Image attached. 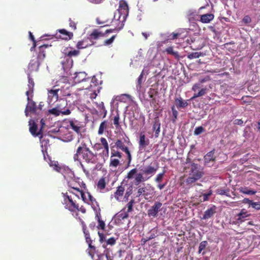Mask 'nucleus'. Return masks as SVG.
I'll return each instance as SVG.
<instances>
[{
  "label": "nucleus",
  "mask_w": 260,
  "mask_h": 260,
  "mask_svg": "<svg viewBox=\"0 0 260 260\" xmlns=\"http://www.w3.org/2000/svg\"><path fill=\"white\" fill-rule=\"evenodd\" d=\"M209 80L208 78H204L200 79L198 82L193 84L191 88L192 91L194 92L193 95L191 100L203 96L206 94L211 87L210 86L204 85V83Z\"/></svg>",
  "instance_id": "obj_1"
},
{
  "label": "nucleus",
  "mask_w": 260,
  "mask_h": 260,
  "mask_svg": "<svg viewBox=\"0 0 260 260\" xmlns=\"http://www.w3.org/2000/svg\"><path fill=\"white\" fill-rule=\"evenodd\" d=\"M203 168L198 164L194 162L190 166L189 176L186 180L187 185L191 184L200 179L204 175Z\"/></svg>",
  "instance_id": "obj_2"
},
{
  "label": "nucleus",
  "mask_w": 260,
  "mask_h": 260,
  "mask_svg": "<svg viewBox=\"0 0 260 260\" xmlns=\"http://www.w3.org/2000/svg\"><path fill=\"white\" fill-rule=\"evenodd\" d=\"M64 204L65 208L71 212H75V211H79V207L76 201L74 198L68 194V193H63Z\"/></svg>",
  "instance_id": "obj_3"
},
{
  "label": "nucleus",
  "mask_w": 260,
  "mask_h": 260,
  "mask_svg": "<svg viewBox=\"0 0 260 260\" xmlns=\"http://www.w3.org/2000/svg\"><path fill=\"white\" fill-rule=\"evenodd\" d=\"M82 230L84 234V237L87 243L88 244V254L91 256L92 259H93L94 252L95 251V247L92 245V241L90 238V234L88 230H87L86 226L84 222H82Z\"/></svg>",
  "instance_id": "obj_4"
},
{
  "label": "nucleus",
  "mask_w": 260,
  "mask_h": 260,
  "mask_svg": "<svg viewBox=\"0 0 260 260\" xmlns=\"http://www.w3.org/2000/svg\"><path fill=\"white\" fill-rule=\"evenodd\" d=\"M80 155L87 163L95 164L96 162V154L93 153L90 149L81 151Z\"/></svg>",
  "instance_id": "obj_5"
},
{
  "label": "nucleus",
  "mask_w": 260,
  "mask_h": 260,
  "mask_svg": "<svg viewBox=\"0 0 260 260\" xmlns=\"http://www.w3.org/2000/svg\"><path fill=\"white\" fill-rule=\"evenodd\" d=\"M67 101L65 100H61L58 101L55 107L60 111L62 115H68L71 114V112L69 108H67Z\"/></svg>",
  "instance_id": "obj_6"
},
{
  "label": "nucleus",
  "mask_w": 260,
  "mask_h": 260,
  "mask_svg": "<svg viewBox=\"0 0 260 260\" xmlns=\"http://www.w3.org/2000/svg\"><path fill=\"white\" fill-rule=\"evenodd\" d=\"M28 103L25 109V114L26 116H28V112L31 113H36L37 110V106L36 103L30 99L29 96L27 98Z\"/></svg>",
  "instance_id": "obj_7"
},
{
  "label": "nucleus",
  "mask_w": 260,
  "mask_h": 260,
  "mask_svg": "<svg viewBox=\"0 0 260 260\" xmlns=\"http://www.w3.org/2000/svg\"><path fill=\"white\" fill-rule=\"evenodd\" d=\"M58 32L56 34V38L62 40L68 41L73 37V32L68 31L65 29H60L57 30Z\"/></svg>",
  "instance_id": "obj_8"
},
{
  "label": "nucleus",
  "mask_w": 260,
  "mask_h": 260,
  "mask_svg": "<svg viewBox=\"0 0 260 260\" xmlns=\"http://www.w3.org/2000/svg\"><path fill=\"white\" fill-rule=\"evenodd\" d=\"M69 186L71 187L73 190L77 191L78 192H79V193L81 196L82 200L84 202L86 201L87 200L85 196V194L83 192V191L80 189L81 185L79 184V183L77 184L75 182H74V181H72L69 182Z\"/></svg>",
  "instance_id": "obj_9"
},
{
  "label": "nucleus",
  "mask_w": 260,
  "mask_h": 260,
  "mask_svg": "<svg viewBox=\"0 0 260 260\" xmlns=\"http://www.w3.org/2000/svg\"><path fill=\"white\" fill-rule=\"evenodd\" d=\"M154 165H155V166H148L143 170V174L145 176L149 175L150 178L152 176L158 168V164L157 161H155Z\"/></svg>",
  "instance_id": "obj_10"
},
{
  "label": "nucleus",
  "mask_w": 260,
  "mask_h": 260,
  "mask_svg": "<svg viewBox=\"0 0 260 260\" xmlns=\"http://www.w3.org/2000/svg\"><path fill=\"white\" fill-rule=\"evenodd\" d=\"M250 216L251 214L249 213L245 209H242L241 210L240 212L236 215V219L237 223H240L245 221L246 220V218Z\"/></svg>",
  "instance_id": "obj_11"
},
{
  "label": "nucleus",
  "mask_w": 260,
  "mask_h": 260,
  "mask_svg": "<svg viewBox=\"0 0 260 260\" xmlns=\"http://www.w3.org/2000/svg\"><path fill=\"white\" fill-rule=\"evenodd\" d=\"M162 206V204L159 202H156L148 210V215L149 217H155L159 211Z\"/></svg>",
  "instance_id": "obj_12"
},
{
  "label": "nucleus",
  "mask_w": 260,
  "mask_h": 260,
  "mask_svg": "<svg viewBox=\"0 0 260 260\" xmlns=\"http://www.w3.org/2000/svg\"><path fill=\"white\" fill-rule=\"evenodd\" d=\"M150 143V141L144 133H140L139 141V148L140 150L145 149Z\"/></svg>",
  "instance_id": "obj_13"
},
{
  "label": "nucleus",
  "mask_w": 260,
  "mask_h": 260,
  "mask_svg": "<svg viewBox=\"0 0 260 260\" xmlns=\"http://www.w3.org/2000/svg\"><path fill=\"white\" fill-rule=\"evenodd\" d=\"M41 60L38 58L31 59L28 66V73L30 74L33 72L38 71L41 63Z\"/></svg>",
  "instance_id": "obj_14"
},
{
  "label": "nucleus",
  "mask_w": 260,
  "mask_h": 260,
  "mask_svg": "<svg viewBox=\"0 0 260 260\" xmlns=\"http://www.w3.org/2000/svg\"><path fill=\"white\" fill-rule=\"evenodd\" d=\"M90 149L88 147L87 145L85 142H82L81 144L78 147L76 152L74 154L73 158L75 161H80V152L83 151Z\"/></svg>",
  "instance_id": "obj_15"
},
{
  "label": "nucleus",
  "mask_w": 260,
  "mask_h": 260,
  "mask_svg": "<svg viewBox=\"0 0 260 260\" xmlns=\"http://www.w3.org/2000/svg\"><path fill=\"white\" fill-rule=\"evenodd\" d=\"M214 152L211 151L207 153L204 156L205 165L209 167L213 165L215 161V157L214 156Z\"/></svg>",
  "instance_id": "obj_16"
},
{
  "label": "nucleus",
  "mask_w": 260,
  "mask_h": 260,
  "mask_svg": "<svg viewBox=\"0 0 260 260\" xmlns=\"http://www.w3.org/2000/svg\"><path fill=\"white\" fill-rule=\"evenodd\" d=\"M47 156L49 158V161L48 163L50 166L52 167L56 171L63 174V171L66 170L65 167L60 166L57 161L51 160L48 155Z\"/></svg>",
  "instance_id": "obj_17"
},
{
  "label": "nucleus",
  "mask_w": 260,
  "mask_h": 260,
  "mask_svg": "<svg viewBox=\"0 0 260 260\" xmlns=\"http://www.w3.org/2000/svg\"><path fill=\"white\" fill-rule=\"evenodd\" d=\"M27 78H28V89L26 91V95L27 96H31L34 92V81L32 78L30 77V75L29 73L27 74Z\"/></svg>",
  "instance_id": "obj_18"
},
{
  "label": "nucleus",
  "mask_w": 260,
  "mask_h": 260,
  "mask_svg": "<svg viewBox=\"0 0 260 260\" xmlns=\"http://www.w3.org/2000/svg\"><path fill=\"white\" fill-rule=\"evenodd\" d=\"M101 37H105V34L99 31L98 29H94L89 36V39L90 41L96 40Z\"/></svg>",
  "instance_id": "obj_19"
},
{
  "label": "nucleus",
  "mask_w": 260,
  "mask_h": 260,
  "mask_svg": "<svg viewBox=\"0 0 260 260\" xmlns=\"http://www.w3.org/2000/svg\"><path fill=\"white\" fill-rule=\"evenodd\" d=\"M29 132L34 136H39L41 133L40 132H37L38 125L33 120H30L29 122Z\"/></svg>",
  "instance_id": "obj_20"
},
{
  "label": "nucleus",
  "mask_w": 260,
  "mask_h": 260,
  "mask_svg": "<svg viewBox=\"0 0 260 260\" xmlns=\"http://www.w3.org/2000/svg\"><path fill=\"white\" fill-rule=\"evenodd\" d=\"M152 129L155 132L154 136L157 138L160 131V123L158 118H155L153 122Z\"/></svg>",
  "instance_id": "obj_21"
},
{
  "label": "nucleus",
  "mask_w": 260,
  "mask_h": 260,
  "mask_svg": "<svg viewBox=\"0 0 260 260\" xmlns=\"http://www.w3.org/2000/svg\"><path fill=\"white\" fill-rule=\"evenodd\" d=\"M69 123L71 128L77 134H80L81 126L77 120H70Z\"/></svg>",
  "instance_id": "obj_22"
},
{
  "label": "nucleus",
  "mask_w": 260,
  "mask_h": 260,
  "mask_svg": "<svg viewBox=\"0 0 260 260\" xmlns=\"http://www.w3.org/2000/svg\"><path fill=\"white\" fill-rule=\"evenodd\" d=\"M216 208L215 206H213L211 208L208 209L204 212V214L202 218V219H208L212 217L216 213Z\"/></svg>",
  "instance_id": "obj_23"
},
{
  "label": "nucleus",
  "mask_w": 260,
  "mask_h": 260,
  "mask_svg": "<svg viewBox=\"0 0 260 260\" xmlns=\"http://www.w3.org/2000/svg\"><path fill=\"white\" fill-rule=\"evenodd\" d=\"M48 47H49L48 45H43L40 46L39 47V52H38V57H37V58L39 60L42 61L45 58V57L46 56L45 50H46V49L48 48Z\"/></svg>",
  "instance_id": "obj_24"
},
{
  "label": "nucleus",
  "mask_w": 260,
  "mask_h": 260,
  "mask_svg": "<svg viewBox=\"0 0 260 260\" xmlns=\"http://www.w3.org/2000/svg\"><path fill=\"white\" fill-rule=\"evenodd\" d=\"M118 11L119 13L127 14L128 12V7L127 3L124 0H121L119 2Z\"/></svg>",
  "instance_id": "obj_25"
},
{
  "label": "nucleus",
  "mask_w": 260,
  "mask_h": 260,
  "mask_svg": "<svg viewBox=\"0 0 260 260\" xmlns=\"http://www.w3.org/2000/svg\"><path fill=\"white\" fill-rule=\"evenodd\" d=\"M88 79H89L87 78V74L84 72L76 73V76L74 77V81L76 83H80Z\"/></svg>",
  "instance_id": "obj_26"
},
{
  "label": "nucleus",
  "mask_w": 260,
  "mask_h": 260,
  "mask_svg": "<svg viewBox=\"0 0 260 260\" xmlns=\"http://www.w3.org/2000/svg\"><path fill=\"white\" fill-rule=\"evenodd\" d=\"M143 173H139L136 174L135 178L134 184L136 185H139L141 182H144L150 178V177H143Z\"/></svg>",
  "instance_id": "obj_27"
},
{
  "label": "nucleus",
  "mask_w": 260,
  "mask_h": 260,
  "mask_svg": "<svg viewBox=\"0 0 260 260\" xmlns=\"http://www.w3.org/2000/svg\"><path fill=\"white\" fill-rule=\"evenodd\" d=\"M214 18L213 14H206L201 15L200 21L203 23H208L210 22Z\"/></svg>",
  "instance_id": "obj_28"
},
{
  "label": "nucleus",
  "mask_w": 260,
  "mask_h": 260,
  "mask_svg": "<svg viewBox=\"0 0 260 260\" xmlns=\"http://www.w3.org/2000/svg\"><path fill=\"white\" fill-rule=\"evenodd\" d=\"M108 180L106 177H102L101 178L97 183V188L100 190H104L106 186V184L108 183Z\"/></svg>",
  "instance_id": "obj_29"
},
{
  "label": "nucleus",
  "mask_w": 260,
  "mask_h": 260,
  "mask_svg": "<svg viewBox=\"0 0 260 260\" xmlns=\"http://www.w3.org/2000/svg\"><path fill=\"white\" fill-rule=\"evenodd\" d=\"M175 102L178 109L184 108L188 105L187 102L184 101L181 97L175 99Z\"/></svg>",
  "instance_id": "obj_30"
},
{
  "label": "nucleus",
  "mask_w": 260,
  "mask_h": 260,
  "mask_svg": "<svg viewBox=\"0 0 260 260\" xmlns=\"http://www.w3.org/2000/svg\"><path fill=\"white\" fill-rule=\"evenodd\" d=\"M124 187L122 186H119L114 193V197L117 201L119 200V197H121L124 191Z\"/></svg>",
  "instance_id": "obj_31"
},
{
  "label": "nucleus",
  "mask_w": 260,
  "mask_h": 260,
  "mask_svg": "<svg viewBox=\"0 0 260 260\" xmlns=\"http://www.w3.org/2000/svg\"><path fill=\"white\" fill-rule=\"evenodd\" d=\"M96 218L98 221V224L96 226L97 229L104 231L106 228V224L104 221L102 220L100 214H96Z\"/></svg>",
  "instance_id": "obj_32"
},
{
  "label": "nucleus",
  "mask_w": 260,
  "mask_h": 260,
  "mask_svg": "<svg viewBox=\"0 0 260 260\" xmlns=\"http://www.w3.org/2000/svg\"><path fill=\"white\" fill-rule=\"evenodd\" d=\"M59 89H51L48 91V98L51 100L55 99L57 100L58 98V91Z\"/></svg>",
  "instance_id": "obj_33"
},
{
  "label": "nucleus",
  "mask_w": 260,
  "mask_h": 260,
  "mask_svg": "<svg viewBox=\"0 0 260 260\" xmlns=\"http://www.w3.org/2000/svg\"><path fill=\"white\" fill-rule=\"evenodd\" d=\"M165 51L167 54L173 55L176 59H178L179 58L180 56L178 52L174 51L173 47L171 46L167 48Z\"/></svg>",
  "instance_id": "obj_34"
},
{
  "label": "nucleus",
  "mask_w": 260,
  "mask_h": 260,
  "mask_svg": "<svg viewBox=\"0 0 260 260\" xmlns=\"http://www.w3.org/2000/svg\"><path fill=\"white\" fill-rule=\"evenodd\" d=\"M92 44H93V43H92L91 44H86V43H85V42L84 40H82V41H80L77 43V44L76 45V47L78 50H80V49H82L90 47Z\"/></svg>",
  "instance_id": "obj_35"
},
{
  "label": "nucleus",
  "mask_w": 260,
  "mask_h": 260,
  "mask_svg": "<svg viewBox=\"0 0 260 260\" xmlns=\"http://www.w3.org/2000/svg\"><path fill=\"white\" fill-rule=\"evenodd\" d=\"M107 128V122L106 120H104V121L102 122L100 125L99 130H98V134L99 135H102L105 131Z\"/></svg>",
  "instance_id": "obj_36"
},
{
  "label": "nucleus",
  "mask_w": 260,
  "mask_h": 260,
  "mask_svg": "<svg viewBox=\"0 0 260 260\" xmlns=\"http://www.w3.org/2000/svg\"><path fill=\"white\" fill-rule=\"evenodd\" d=\"M126 207L122 209L118 214V216L121 219H124L128 217V213L127 211H125Z\"/></svg>",
  "instance_id": "obj_37"
},
{
  "label": "nucleus",
  "mask_w": 260,
  "mask_h": 260,
  "mask_svg": "<svg viewBox=\"0 0 260 260\" xmlns=\"http://www.w3.org/2000/svg\"><path fill=\"white\" fill-rule=\"evenodd\" d=\"M64 53L66 56L72 57L73 56H77L79 54L80 51L79 50H73L68 52H64Z\"/></svg>",
  "instance_id": "obj_38"
},
{
  "label": "nucleus",
  "mask_w": 260,
  "mask_h": 260,
  "mask_svg": "<svg viewBox=\"0 0 260 260\" xmlns=\"http://www.w3.org/2000/svg\"><path fill=\"white\" fill-rule=\"evenodd\" d=\"M149 94V96L150 98L152 99V101L151 103H153L155 102V98H154V95H156L157 93V91H156L154 89L150 88L148 92Z\"/></svg>",
  "instance_id": "obj_39"
},
{
  "label": "nucleus",
  "mask_w": 260,
  "mask_h": 260,
  "mask_svg": "<svg viewBox=\"0 0 260 260\" xmlns=\"http://www.w3.org/2000/svg\"><path fill=\"white\" fill-rule=\"evenodd\" d=\"M120 165V161L118 158L110 157V166L116 168Z\"/></svg>",
  "instance_id": "obj_40"
},
{
  "label": "nucleus",
  "mask_w": 260,
  "mask_h": 260,
  "mask_svg": "<svg viewBox=\"0 0 260 260\" xmlns=\"http://www.w3.org/2000/svg\"><path fill=\"white\" fill-rule=\"evenodd\" d=\"M240 192L244 194L253 195L256 193L255 191L250 190L247 187H241L239 189Z\"/></svg>",
  "instance_id": "obj_41"
},
{
  "label": "nucleus",
  "mask_w": 260,
  "mask_h": 260,
  "mask_svg": "<svg viewBox=\"0 0 260 260\" xmlns=\"http://www.w3.org/2000/svg\"><path fill=\"white\" fill-rule=\"evenodd\" d=\"M116 36L117 35H113L110 38L105 40L103 42V45L106 46H110L113 43Z\"/></svg>",
  "instance_id": "obj_42"
},
{
  "label": "nucleus",
  "mask_w": 260,
  "mask_h": 260,
  "mask_svg": "<svg viewBox=\"0 0 260 260\" xmlns=\"http://www.w3.org/2000/svg\"><path fill=\"white\" fill-rule=\"evenodd\" d=\"M203 55V53L201 52H192L189 53L187 55V58L189 59H192L193 58H198L200 57L201 56Z\"/></svg>",
  "instance_id": "obj_43"
},
{
  "label": "nucleus",
  "mask_w": 260,
  "mask_h": 260,
  "mask_svg": "<svg viewBox=\"0 0 260 260\" xmlns=\"http://www.w3.org/2000/svg\"><path fill=\"white\" fill-rule=\"evenodd\" d=\"M101 144L103 145L106 153L108 154L109 153V145L107 140L105 138H101L100 139Z\"/></svg>",
  "instance_id": "obj_44"
},
{
  "label": "nucleus",
  "mask_w": 260,
  "mask_h": 260,
  "mask_svg": "<svg viewBox=\"0 0 260 260\" xmlns=\"http://www.w3.org/2000/svg\"><path fill=\"white\" fill-rule=\"evenodd\" d=\"M146 191V187H139L138 189V195L137 197H139L143 195L145 197L146 199H147V194L145 193Z\"/></svg>",
  "instance_id": "obj_45"
},
{
  "label": "nucleus",
  "mask_w": 260,
  "mask_h": 260,
  "mask_svg": "<svg viewBox=\"0 0 260 260\" xmlns=\"http://www.w3.org/2000/svg\"><path fill=\"white\" fill-rule=\"evenodd\" d=\"M115 146L117 148L121 150L122 151L127 147L124 145V143L120 140H117L116 141V142H115Z\"/></svg>",
  "instance_id": "obj_46"
},
{
  "label": "nucleus",
  "mask_w": 260,
  "mask_h": 260,
  "mask_svg": "<svg viewBox=\"0 0 260 260\" xmlns=\"http://www.w3.org/2000/svg\"><path fill=\"white\" fill-rule=\"evenodd\" d=\"M48 113L49 114L53 115L55 116H58L61 114V113L60 112V111L57 109L56 107L48 110Z\"/></svg>",
  "instance_id": "obj_47"
},
{
  "label": "nucleus",
  "mask_w": 260,
  "mask_h": 260,
  "mask_svg": "<svg viewBox=\"0 0 260 260\" xmlns=\"http://www.w3.org/2000/svg\"><path fill=\"white\" fill-rule=\"evenodd\" d=\"M122 151L123 152H124L127 155V159L128 165L130 164V163L131 162L132 159V155L131 154V152L129 150L128 147H126Z\"/></svg>",
  "instance_id": "obj_48"
},
{
  "label": "nucleus",
  "mask_w": 260,
  "mask_h": 260,
  "mask_svg": "<svg viewBox=\"0 0 260 260\" xmlns=\"http://www.w3.org/2000/svg\"><path fill=\"white\" fill-rule=\"evenodd\" d=\"M208 243L207 241H202L199 245V251L198 252L199 253H202V251L206 248L207 246L208 245Z\"/></svg>",
  "instance_id": "obj_49"
},
{
  "label": "nucleus",
  "mask_w": 260,
  "mask_h": 260,
  "mask_svg": "<svg viewBox=\"0 0 260 260\" xmlns=\"http://www.w3.org/2000/svg\"><path fill=\"white\" fill-rule=\"evenodd\" d=\"M137 172V169L134 168L129 171L127 174L126 178L128 179H131L134 178L135 175H136Z\"/></svg>",
  "instance_id": "obj_50"
},
{
  "label": "nucleus",
  "mask_w": 260,
  "mask_h": 260,
  "mask_svg": "<svg viewBox=\"0 0 260 260\" xmlns=\"http://www.w3.org/2000/svg\"><path fill=\"white\" fill-rule=\"evenodd\" d=\"M212 194V191L210 190L207 193H202L203 199H201V202H205L209 200V197Z\"/></svg>",
  "instance_id": "obj_51"
},
{
  "label": "nucleus",
  "mask_w": 260,
  "mask_h": 260,
  "mask_svg": "<svg viewBox=\"0 0 260 260\" xmlns=\"http://www.w3.org/2000/svg\"><path fill=\"white\" fill-rule=\"evenodd\" d=\"M111 157H116L119 159L122 157V153L118 151L115 150L114 149L111 150Z\"/></svg>",
  "instance_id": "obj_52"
},
{
  "label": "nucleus",
  "mask_w": 260,
  "mask_h": 260,
  "mask_svg": "<svg viewBox=\"0 0 260 260\" xmlns=\"http://www.w3.org/2000/svg\"><path fill=\"white\" fill-rule=\"evenodd\" d=\"M216 193L220 195H226V196H229V189H223L222 188H219L216 190Z\"/></svg>",
  "instance_id": "obj_53"
},
{
  "label": "nucleus",
  "mask_w": 260,
  "mask_h": 260,
  "mask_svg": "<svg viewBox=\"0 0 260 260\" xmlns=\"http://www.w3.org/2000/svg\"><path fill=\"white\" fill-rule=\"evenodd\" d=\"M205 131V129L203 126H198V127H196V128L194 131V134L195 135H199L203 133Z\"/></svg>",
  "instance_id": "obj_54"
},
{
  "label": "nucleus",
  "mask_w": 260,
  "mask_h": 260,
  "mask_svg": "<svg viewBox=\"0 0 260 260\" xmlns=\"http://www.w3.org/2000/svg\"><path fill=\"white\" fill-rule=\"evenodd\" d=\"M165 172L166 171H164L163 172L159 173L155 179V182L158 183L161 182L165 175Z\"/></svg>",
  "instance_id": "obj_55"
},
{
  "label": "nucleus",
  "mask_w": 260,
  "mask_h": 260,
  "mask_svg": "<svg viewBox=\"0 0 260 260\" xmlns=\"http://www.w3.org/2000/svg\"><path fill=\"white\" fill-rule=\"evenodd\" d=\"M135 203L134 200H131L126 205V207L127 208V211L128 212H131L133 211V205Z\"/></svg>",
  "instance_id": "obj_56"
},
{
  "label": "nucleus",
  "mask_w": 260,
  "mask_h": 260,
  "mask_svg": "<svg viewBox=\"0 0 260 260\" xmlns=\"http://www.w3.org/2000/svg\"><path fill=\"white\" fill-rule=\"evenodd\" d=\"M119 114H117L116 116H114L113 119V124L115 125L116 127H118L119 126Z\"/></svg>",
  "instance_id": "obj_57"
},
{
  "label": "nucleus",
  "mask_w": 260,
  "mask_h": 260,
  "mask_svg": "<svg viewBox=\"0 0 260 260\" xmlns=\"http://www.w3.org/2000/svg\"><path fill=\"white\" fill-rule=\"evenodd\" d=\"M116 239L114 237H111L106 241L107 244L114 245L116 243Z\"/></svg>",
  "instance_id": "obj_58"
},
{
  "label": "nucleus",
  "mask_w": 260,
  "mask_h": 260,
  "mask_svg": "<svg viewBox=\"0 0 260 260\" xmlns=\"http://www.w3.org/2000/svg\"><path fill=\"white\" fill-rule=\"evenodd\" d=\"M180 36V34L179 33L173 32L169 36V38L170 40H173L178 38Z\"/></svg>",
  "instance_id": "obj_59"
},
{
  "label": "nucleus",
  "mask_w": 260,
  "mask_h": 260,
  "mask_svg": "<svg viewBox=\"0 0 260 260\" xmlns=\"http://www.w3.org/2000/svg\"><path fill=\"white\" fill-rule=\"evenodd\" d=\"M250 206L256 210H260V202H254L252 201Z\"/></svg>",
  "instance_id": "obj_60"
},
{
  "label": "nucleus",
  "mask_w": 260,
  "mask_h": 260,
  "mask_svg": "<svg viewBox=\"0 0 260 260\" xmlns=\"http://www.w3.org/2000/svg\"><path fill=\"white\" fill-rule=\"evenodd\" d=\"M242 21L245 24H247L251 22V19L248 15H246L244 17V18L242 19Z\"/></svg>",
  "instance_id": "obj_61"
},
{
  "label": "nucleus",
  "mask_w": 260,
  "mask_h": 260,
  "mask_svg": "<svg viewBox=\"0 0 260 260\" xmlns=\"http://www.w3.org/2000/svg\"><path fill=\"white\" fill-rule=\"evenodd\" d=\"M171 110L172 111L173 116L174 118V120H175L177 119L178 115V111L175 109L174 106H173L171 107Z\"/></svg>",
  "instance_id": "obj_62"
},
{
  "label": "nucleus",
  "mask_w": 260,
  "mask_h": 260,
  "mask_svg": "<svg viewBox=\"0 0 260 260\" xmlns=\"http://www.w3.org/2000/svg\"><path fill=\"white\" fill-rule=\"evenodd\" d=\"M98 234L100 238L99 241L100 243H102L105 241V236L103 233H101L100 231L98 232Z\"/></svg>",
  "instance_id": "obj_63"
},
{
  "label": "nucleus",
  "mask_w": 260,
  "mask_h": 260,
  "mask_svg": "<svg viewBox=\"0 0 260 260\" xmlns=\"http://www.w3.org/2000/svg\"><path fill=\"white\" fill-rule=\"evenodd\" d=\"M69 25L74 30L76 29V23L72 20L71 18L69 19Z\"/></svg>",
  "instance_id": "obj_64"
}]
</instances>
